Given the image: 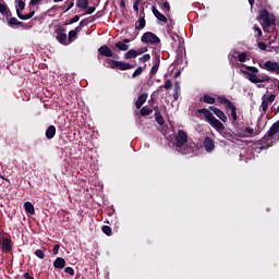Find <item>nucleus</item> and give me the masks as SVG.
I'll list each match as a JSON object with an SVG mask.
<instances>
[{
    "label": "nucleus",
    "instance_id": "obj_62",
    "mask_svg": "<svg viewBox=\"0 0 279 279\" xmlns=\"http://www.w3.org/2000/svg\"><path fill=\"white\" fill-rule=\"evenodd\" d=\"M94 16H96V19H101L102 14L100 11H98Z\"/></svg>",
    "mask_w": 279,
    "mask_h": 279
},
{
    "label": "nucleus",
    "instance_id": "obj_13",
    "mask_svg": "<svg viewBox=\"0 0 279 279\" xmlns=\"http://www.w3.org/2000/svg\"><path fill=\"white\" fill-rule=\"evenodd\" d=\"M221 136L223 138H226V141H234L236 140V137H239V135H236V133H234L232 130L228 129V130H222L220 132Z\"/></svg>",
    "mask_w": 279,
    "mask_h": 279
},
{
    "label": "nucleus",
    "instance_id": "obj_11",
    "mask_svg": "<svg viewBox=\"0 0 279 279\" xmlns=\"http://www.w3.org/2000/svg\"><path fill=\"white\" fill-rule=\"evenodd\" d=\"M209 110H211V112H214V114H216V117H218V119H220V121H222V123H228V117L226 116V113L223 111H221V109H219L215 106H210Z\"/></svg>",
    "mask_w": 279,
    "mask_h": 279
},
{
    "label": "nucleus",
    "instance_id": "obj_59",
    "mask_svg": "<svg viewBox=\"0 0 279 279\" xmlns=\"http://www.w3.org/2000/svg\"><path fill=\"white\" fill-rule=\"evenodd\" d=\"M23 278H24V279H34V277H32V275H29V272H25V274L23 275Z\"/></svg>",
    "mask_w": 279,
    "mask_h": 279
},
{
    "label": "nucleus",
    "instance_id": "obj_41",
    "mask_svg": "<svg viewBox=\"0 0 279 279\" xmlns=\"http://www.w3.org/2000/svg\"><path fill=\"white\" fill-rule=\"evenodd\" d=\"M245 69L248 73H253V74H256L258 73V68L256 66H250V65H245Z\"/></svg>",
    "mask_w": 279,
    "mask_h": 279
},
{
    "label": "nucleus",
    "instance_id": "obj_28",
    "mask_svg": "<svg viewBox=\"0 0 279 279\" xmlns=\"http://www.w3.org/2000/svg\"><path fill=\"white\" fill-rule=\"evenodd\" d=\"M53 136H56V126L49 125L46 130V138H48V141H51Z\"/></svg>",
    "mask_w": 279,
    "mask_h": 279
},
{
    "label": "nucleus",
    "instance_id": "obj_3",
    "mask_svg": "<svg viewBox=\"0 0 279 279\" xmlns=\"http://www.w3.org/2000/svg\"><path fill=\"white\" fill-rule=\"evenodd\" d=\"M276 134H279V120L275 122L268 132L260 138L262 145H270V143H274V136Z\"/></svg>",
    "mask_w": 279,
    "mask_h": 279
},
{
    "label": "nucleus",
    "instance_id": "obj_2",
    "mask_svg": "<svg viewBox=\"0 0 279 279\" xmlns=\"http://www.w3.org/2000/svg\"><path fill=\"white\" fill-rule=\"evenodd\" d=\"M197 113L205 114V120L209 123L211 128H214L216 132H219V134L220 132H223V130H226V125H223L221 121L215 118V116L213 114V112H210V110L206 108L197 109Z\"/></svg>",
    "mask_w": 279,
    "mask_h": 279
},
{
    "label": "nucleus",
    "instance_id": "obj_39",
    "mask_svg": "<svg viewBox=\"0 0 279 279\" xmlns=\"http://www.w3.org/2000/svg\"><path fill=\"white\" fill-rule=\"evenodd\" d=\"M16 10H19V12L25 10V1H23V0H17Z\"/></svg>",
    "mask_w": 279,
    "mask_h": 279
},
{
    "label": "nucleus",
    "instance_id": "obj_24",
    "mask_svg": "<svg viewBox=\"0 0 279 279\" xmlns=\"http://www.w3.org/2000/svg\"><path fill=\"white\" fill-rule=\"evenodd\" d=\"M218 100L220 101V104H226L229 110L236 108V106H234V104H232L231 100L226 98L225 96H218Z\"/></svg>",
    "mask_w": 279,
    "mask_h": 279
},
{
    "label": "nucleus",
    "instance_id": "obj_35",
    "mask_svg": "<svg viewBox=\"0 0 279 279\" xmlns=\"http://www.w3.org/2000/svg\"><path fill=\"white\" fill-rule=\"evenodd\" d=\"M101 231L107 236H112V228H110V226H102Z\"/></svg>",
    "mask_w": 279,
    "mask_h": 279
},
{
    "label": "nucleus",
    "instance_id": "obj_30",
    "mask_svg": "<svg viewBox=\"0 0 279 279\" xmlns=\"http://www.w3.org/2000/svg\"><path fill=\"white\" fill-rule=\"evenodd\" d=\"M116 49H119V51H128L130 49V45L123 43V41H117L114 44Z\"/></svg>",
    "mask_w": 279,
    "mask_h": 279
},
{
    "label": "nucleus",
    "instance_id": "obj_8",
    "mask_svg": "<svg viewBox=\"0 0 279 279\" xmlns=\"http://www.w3.org/2000/svg\"><path fill=\"white\" fill-rule=\"evenodd\" d=\"M54 34H57L58 43H60L61 45H66V28L58 26L54 29Z\"/></svg>",
    "mask_w": 279,
    "mask_h": 279
},
{
    "label": "nucleus",
    "instance_id": "obj_40",
    "mask_svg": "<svg viewBox=\"0 0 279 279\" xmlns=\"http://www.w3.org/2000/svg\"><path fill=\"white\" fill-rule=\"evenodd\" d=\"M35 256H37V258H40V260H43V258H45V252L38 248L35 251Z\"/></svg>",
    "mask_w": 279,
    "mask_h": 279
},
{
    "label": "nucleus",
    "instance_id": "obj_55",
    "mask_svg": "<svg viewBox=\"0 0 279 279\" xmlns=\"http://www.w3.org/2000/svg\"><path fill=\"white\" fill-rule=\"evenodd\" d=\"M173 93H180V82H175V83H174Z\"/></svg>",
    "mask_w": 279,
    "mask_h": 279
},
{
    "label": "nucleus",
    "instance_id": "obj_44",
    "mask_svg": "<svg viewBox=\"0 0 279 279\" xmlns=\"http://www.w3.org/2000/svg\"><path fill=\"white\" fill-rule=\"evenodd\" d=\"M163 88L166 90H171V88H173V83H171V80H167L165 85H163Z\"/></svg>",
    "mask_w": 279,
    "mask_h": 279
},
{
    "label": "nucleus",
    "instance_id": "obj_52",
    "mask_svg": "<svg viewBox=\"0 0 279 279\" xmlns=\"http://www.w3.org/2000/svg\"><path fill=\"white\" fill-rule=\"evenodd\" d=\"M147 47H142L137 49V56H143V53H147Z\"/></svg>",
    "mask_w": 279,
    "mask_h": 279
},
{
    "label": "nucleus",
    "instance_id": "obj_53",
    "mask_svg": "<svg viewBox=\"0 0 279 279\" xmlns=\"http://www.w3.org/2000/svg\"><path fill=\"white\" fill-rule=\"evenodd\" d=\"M163 10H167V12H171V5L167 0L163 1Z\"/></svg>",
    "mask_w": 279,
    "mask_h": 279
},
{
    "label": "nucleus",
    "instance_id": "obj_46",
    "mask_svg": "<svg viewBox=\"0 0 279 279\" xmlns=\"http://www.w3.org/2000/svg\"><path fill=\"white\" fill-rule=\"evenodd\" d=\"M64 272L69 274V276H75V270L73 269V267H65Z\"/></svg>",
    "mask_w": 279,
    "mask_h": 279
},
{
    "label": "nucleus",
    "instance_id": "obj_25",
    "mask_svg": "<svg viewBox=\"0 0 279 279\" xmlns=\"http://www.w3.org/2000/svg\"><path fill=\"white\" fill-rule=\"evenodd\" d=\"M155 121H157L158 125H165V118L162 117V113H160L158 107L155 108Z\"/></svg>",
    "mask_w": 279,
    "mask_h": 279
},
{
    "label": "nucleus",
    "instance_id": "obj_10",
    "mask_svg": "<svg viewBox=\"0 0 279 279\" xmlns=\"http://www.w3.org/2000/svg\"><path fill=\"white\" fill-rule=\"evenodd\" d=\"M203 145L205 147V151H208V154L215 151V140H213L210 136H206L204 138Z\"/></svg>",
    "mask_w": 279,
    "mask_h": 279
},
{
    "label": "nucleus",
    "instance_id": "obj_27",
    "mask_svg": "<svg viewBox=\"0 0 279 279\" xmlns=\"http://www.w3.org/2000/svg\"><path fill=\"white\" fill-rule=\"evenodd\" d=\"M34 14H36V11H34V10H32L29 13L24 15L17 9V16H19V19H21V21H29V19H33Z\"/></svg>",
    "mask_w": 279,
    "mask_h": 279
},
{
    "label": "nucleus",
    "instance_id": "obj_4",
    "mask_svg": "<svg viewBox=\"0 0 279 279\" xmlns=\"http://www.w3.org/2000/svg\"><path fill=\"white\" fill-rule=\"evenodd\" d=\"M105 66L107 69H118L119 71H130V69L134 68L133 64L125 63L124 61L112 60V59H107Z\"/></svg>",
    "mask_w": 279,
    "mask_h": 279
},
{
    "label": "nucleus",
    "instance_id": "obj_23",
    "mask_svg": "<svg viewBox=\"0 0 279 279\" xmlns=\"http://www.w3.org/2000/svg\"><path fill=\"white\" fill-rule=\"evenodd\" d=\"M158 69H160V54L156 56L155 58V63L150 70V75H156L158 73Z\"/></svg>",
    "mask_w": 279,
    "mask_h": 279
},
{
    "label": "nucleus",
    "instance_id": "obj_63",
    "mask_svg": "<svg viewBox=\"0 0 279 279\" xmlns=\"http://www.w3.org/2000/svg\"><path fill=\"white\" fill-rule=\"evenodd\" d=\"M270 49H271V51L278 52L279 47L272 46V47H270Z\"/></svg>",
    "mask_w": 279,
    "mask_h": 279
},
{
    "label": "nucleus",
    "instance_id": "obj_29",
    "mask_svg": "<svg viewBox=\"0 0 279 279\" xmlns=\"http://www.w3.org/2000/svg\"><path fill=\"white\" fill-rule=\"evenodd\" d=\"M138 51L134 49H130L124 54V60H132L133 58H137Z\"/></svg>",
    "mask_w": 279,
    "mask_h": 279
},
{
    "label": "nucleus",
    "instance_id": "obj_16",
    "mask_svg": "<svg viewBox=\"0 0 279 279\" xmlns=\"http://www.w3.org/2000/svg\"><path fill=\"white\" fill-rule=\"evenodd\" d=\"M140 19L137 21V24L135 25V29H145V25H146V22H145V9H142V12L140 14Z\"/></svg>",
    "mask_w": 279,
    "mask_h": 279
},
{
    "label": "nucleus",
    "instance_id": "obj_5",
    "mask_svg": "<svg viewBox=\"0 0 279 279\" xmlns=\"http://www.w3.org/2000/svg\"><path fill=\"white\" fill-rule=\"evenodd\" d=\"M141 41L145 45H154L155 47H158V45H160V37L151 32H146L142 35Z\"/></svg>",
    "mask_w": 279,
    "mask_h": 279
},
{
    "label": "nucleus",
    "instance_id": "obj_57",
    "mask_svg": "<svg viewBox=\"0 0 279 279\" xmlns=\"http://www.w3.org/2000/svg\"><path fill=\"white\" fill-rule=\"evenodd\" d=\"M43 0H31L29 5H38Z\"/></svg>",
    "mask_w": 279,
    "mask_h": 279
},
{
    "label": "nucleus",
    "instance_id": "obj_22",
    "mask_svg": "<svg viewBox=\"0 0 279 279\" xmlns=\"http://www.w3.org/2000/svg\"><path fill=\"white\" fill-rule=\"evenodd\" d=\"M154 16H156L157 20H159L161 23H167V16H165L156 7L151 8Z\"/></svg>",
    "mask_w": 279,
    "mask_h": 279
},
{
    "label": "nucleus",
    "instance_id": "obj_19",
    "mask_svg": "<svg viewBox=\"0 0 279 279\" xmlns=\"http://www.w3.org/2000/svg\"><path fill=\"white\" fill-rule=\"evenodd\" d=\"M264 66L267 69V71H272L275 73H279V64H278V62L266 61Z\"/></svg>",
    "mask_w": 279,
    "mask_h": 279
},
{
    "label": "nucleus",
    "instance_id": "obj_15",
    "mask_svg": "<svg viewBox=\"0 0 279 279\" xmlns=\"http://www.w3.org/2000/svg\"><path fill=\"white\" fill-rule=\"evenodd\" d=\"M0 14H2V16H5L7 19L12 16V11L10 10V8H8V4L3 0L2 2H0Z\"/></svg>",
    "mask_w": 279,
    "mask_h": 279
},
{
    "label": "nucleus",
    "instance_id": "obj_21",
    "mask_svg": "<svg viewBox=\"0 0 279 279\" xmlns=\"http://www.w3.org/2000/svg\"><path fill=\"white\" fill-rule=\"evenodd\" d=\"M65 266H66V260H64V258H62V257H57L53 260L54 269H64Z\"/></svg>",
    "mask_w": 279,
    "mask_h": 279
},
{
    "label": "nucleus",
    "instance_id": "obj_34",
    "mask_svg": "<svg viewBox=\"0 0 279 279\" xmlns=\"http://www.w3.org/2000/svg\"><path fill=\"white\" fill-rule=\"evenodd\" d=\"M154 112V109H149L147 107H143L140 111L141 117H149Z\"/></svg>",
    "mask_w": 279,
    "mask_h": 279
},
{
    "label": "nucleus",
    "instance_id": "obj_45",
    "mask_svg": "<svg viewBox=\"0 0 279 279\" xmlns=\"http://www.w3.org/2000/svg\"><path fill=\"white\" fill-rule=\"evenodd\" d=\"M149 60H151V56L149 53H146L140 58V62H149Z\"/></svg>",
    "mask_w": 279,
    "mask_h": 279
},
{
    "label": "nucleus",
    "instance_id": "obj_61",
    "mask_svg": "<svg viewBox=\"0 0 279 279\" xmlns=\"http://www.w3.org/2000/svg\"><path fill=\"white\" fill-rule=\"evenodd\" d=\"M120 8L125 9V0H121Z\"/></svg>",
    "mask_w": 279,
    "mask_h": 279
},
{
    "label": "nucleus",
    "instance_id": "obj_56",
    "mask_svg": "<svg viewBox=\"0 0 279 279\" xmlns=\"http://www.w3.org/2000/svg\"><path fill=\"white\" fill-rule=\"evenodd\" d=\"M95 21H97L95 15L87 17V23H95Z\"/></svg>",
    "mask_w": 279,
    "mask_h": 279
},
{
    "label": "nucleus",
    "instance_id": "obj_58",
    "mask_svg": "<svg viewBox=\"0 0 279 279\" xmlns=\"http://www.w3.org/2000/svg\"><path fill=\"white\" fill-rule=\"evenodd\" d=\"M173 99H174V101H178V99H180V92L173 93Z\"/></svg>",
    "mask_w": 279,
    "mask_h": 279
},
{
    "label": "nucleus",
    "instance_id": "obj_33",
    "mask_svg": "<svg viewBox=\"0 0 279 279\" xmlns=\"http://www.w3.org/2000/svg\"><path fill=\"white\" fill-rule=\"evenodd\" d=\"M76 8H80V10H86V8H88V0H76Z\"/></svg>",
    "mask_w": 279,
    "mask_h": 279
},
{
    "label": "nucleus",
    "instance_id": "obj_18",
    "mask_svg": "<svg viewBox=\"0 0 279 279\" xmlns=\"http://www.w3.org/2000/svg\"><path fill=\"white\" fill-rule=\"evenodd\" d=\"M1 247L3 252H12V240L9 238H3L1 242Z\"/></svg>",
    "mask_w": 279,
    "mask_h": 279
},
{
    "label": "nucleus",
    "instance_id": "obj_9",
    "mask_svg": "<svg viewBox=\"0 0 279 279\" xmlns=\"http://www.w3.org/2000/svg\"><path fill=\"white\" fill-rule=\"evenodd\" d=\"M274 101H276V95L271 94L270 96H263V101L260 106L263 112H267L269 104H274Z\"/></svg>",
    "mask_w": 279,
    "mask_h": 279
},
{
    "label": "nucleus",
    "instance_id": "obj_1",
    "mask_svg": "<svg viewBox=\"0 0 279 279\" xmlns=\"http://www.w3.org/2000/svg\"><path fill=\"white\" fill-rule=\"evenodd\" d=\"M257 21H262L260 25L266 34H274L276 32V15L267 9L259 11Z\"/></svg>",
    "mask_w": 279,
    "mask_h": 279
},
{
    "label": "nucleus",
    "instance_id": "obj_38",
    "mask_svg": "<svg viewBox=\"0 0 279 279\" xmlns=\"http://www.w3.org/2000/svg\"><path fill=\"white\" fill-rule=\"evenodd\" d=\"M80 21V15H74L69 22H65L64 25H73Z\"/></svg>",
    "mask_w": 279,
    "mask_h": 279
},
{
    "label": "nucleus",
    "instance_id": "obj_64",
    "mask_svg": "<svg viewBox=\"0 0 279 279\" xmlns=\"http://www.w3.org/2000/svg\"><path fill=\"white\" fill-rule=\"evenodd\" d=\"M122 43H124V45H128L130 43V39L125 38V39L122 40Z\"/></svg>",
    "mask_w": 279,
    "mask_h": 279
},
{
    "label": "nucleus",
    "instance_id": "obj_43",
    "mask_svg": "<svg viewBox=\"0 0 279 279\" xmlns=\"http://www.w3.org/2000/svg\"><path fill=\"white\" fill-rule=\"evenodd\" d=\"M239 62H245L247 60V52H241L238 57Z\"/></svg>",
    "mask_w": 279,
    "mask_h": 279
},
{
    "label": "nucleus",
    "instance_id": "obj_17",
    "mask_svg": "<svg viewBox=\"0 0 279 279\" xmlns=\"http://www.w3.org/2000/svg\"><path fill=\"white\" fill-rule=\"evenodd\" d=\"M147 93H143L137 97V100L135 101V108L137 110H141V108H143V104H145V101H147Z\"/></svg>",
    "mask_w": 279,
    "mask_h": 279
},
{
    "label": "nucleus",
    "instance_id": "obj_36",
    "mask_svg": "<svg viewBox=\"0 0 279 279\" xmlns=\"http://www.w3.org/2000/svg\"><path fill=\"white\" fill-rule=\"evenodd\" d=\"M254 32H256L255 38H260V36H263V29H260V27H258V25H254L253 26Z\"/></svg>",
    "mask_w": 279,
    "mask_h": 279
},
{
    "label": "nucleus",
    "instance_id": "obj_14",
    "mask_svg": "<svg viewBox=\"0 0 279 279\" xmlns=\"http://www.w3.org/2000/svg\"><path fill=\"white\" fill-rule=\"evenodd\" d=\"M98 53L100 56H104L105 58H112L113 53H112V49H110V47H108L107 45H102L98 48Z\"/></svg>",
    "mask_w": 279,
    "mask_h": 279
},
{
    "label": "nucleus",
    "instance_id": "obj_7",
    "mask_svg": "<svg viewBox=\"0 0 279 279\" xmlns=\"http://www.w3.org/2000/svg\"><path fill=\"white\" fill-rule=\"evenodd\" d=\"M186 143H189V135L183 130H179L175 135L177 149H182Z\"/></svg>",
    "mask_w": 279,
    "mask_h": 279
},
{
    "label": "nucleus",
    "instance_id": "obj_12",
    "mask_svg": "<svg viewBox=\"0 0 279 279\" xmlns=\"http://www.w3.org/2000/svg\"><path fill=\"white\" fill-rule=\"evenodd\" d=\"M7 25H9V27H12L13 29L15 27H25V23L19 21V19L13 17L12 15L7 17Z\"/></svg>",
    "mask_w": 279,
    "mask_h": 279
},
{
    "label": "nucleus",
    "instance_id": "obj_31",
    "mask_svg": "<svg viewBox=\"0 0 279 279\" xmlns=\"http://www.w3.org/2000/svg\"><path fill=\"white\" fill-rule=\"evenodd\" d=\"M24 210L28 213V215H36V210L34 209V205L29 202L24 203Z\"/></svg>",
    "mask_w": 279,
    "mask_h": 279
},
{
    "label": "nucleus",
    "instance_id": "obj_6",
    "mask_svg": "<svg viewBox=\"0 0 279 279\" xmlns=\"http://www.w3.org/2000/svg\"><path fill=\"white\" fill-rule=\"evenodd\" d=\"M243 73V75H245L247 77V80L252 83V84H263L264 82H269V76L267 75H263L260 77H258V75L252 73V72H247V71H241Z\"/></svg>",
    "mask_w": 279,
    "mask_h": 279
},
{
    "label": "nucleus",
    "instance_id": "obj_42",
    "mask_svg": "<svg viewBox=\"0 0 279 279\" xmlns=\"http://www.w3.org/2000/svg\"><path fill=\"white\" fill-rule=\"evenodd\" d=\"M143 73V66H138L132 74V77H138Z\"/></svg>",
    "mask_w": 279,
    "mask_h": 279
},
{
    "label": "nucleus",
    "instance_id": "obj_32",
    "mask_svg": "<svg viewBox=\"0 0 279 279\" xmlns=\"http://www.w3.org/2000/svg\"><path fill=\"white\" fill-rule=\"evenodd\" d=\"M201 101H204V104L213 105V104H215L216 99H215V97H211L210 95L205 94V95L201 98Z\"/></svg>",
    "mask_w": 279,
    "mask_h": 279
},
{
    "label": "nucleus",
    "instance_id": "obj_48",
    "mask_svg": "<svg viewBox=\"0 0 279 279\" xmlns=\"http://www.w3.org/2000/svg\"><path fill=\"white\" fill-rule=\"evenodd\" d=\"M231 117H232V122L235 123L236 119H239V117L236 116V107L231 109Z\"/></svg>",
    "mask_w": 279,
    "mask_h": 279
},
{
    "label": "nucleus",
    "instance_id": "obj_51",
    "mask_svg": "<svg viewBox=\"0 0 279 279\" xmlns=\"http://www.w3.org/2000/svg\"><path fill=\"white\" fill-rule=\"evenodd\" d=\"M85 10H86V11H85L86 14H93V13L95 12V10H97V8H95V7H88V5H87V8H86Z\"/></svg>",
    "mask_w": 279,
    "mask_h": 279
},
{
    "label": "nucleus",
    "instance_id": "obj_20",
    "mask_svg": "<svg viewBox=\"0 0 279 279\" xmlns=\"http://www.w3.org/2000/svg\"><path fill=\"white\" fill-rule=\"evenodd\" d=\"M254 134V129L246 126L242 133H236L238 138H250Z\"/></svg>",
    "mask_w": 279,
    "mask_h": 279
},
{
    "label": "nucleus",
    "instance_id": "obj_26",
    "mask_svg": "<svg viewBox=\"0 0 279 279\" xmlns=\"http://www.w3.org/2000/svg\"><path fill=\"white\" fill-rule=\"evenodd\" d=\"M80 32H82L81 26H76L75 29L70 31L68 35L69 41L73 43V38H77V34H80Z\"/></svg>",
    "mask_w": 279,
    "mask_h": 279
},
{
    "label": "nucleus",
    "instance_id": "obj_50",
    "mask_svg": "<svg viewBox=\"0 0 279 279\" xmlns=\"http://www.w3.org/2000/svg\"><path fill=\"white\" fill-rule=\"evenodd\" d=\"M86 25H88V19L87 17L80 22L78 27H81V32H82L83 27H86Z\"/></svg>",
    "mask_w": 279,
    "mask_h": 279
},
{
    "label": "nucleus",
    "instance_id": "obj_47",
    "mask_svg": "<svg viewBox=\"0 0 279 279\" xmlns=\"http://www.w3.org/2000/svg\"><path fill=\"white\" fill-rule=\"evenodd\" d=\"M65 5H66V8L63 11L64 13L69 12V10H71L73 8V5H75V2L65 1Z\"/></svg>",
    "mask_w": 279,
    "mask_h": 279
},
{
    "label": "nucleus",
    "instance_id": "obj_49",
    "mask_svg": "<svg viewBox=\"0 0 279 279\" xmlns=\"http://www.w3.org/2000/svg\"><path fill=\"white\" fill-rule=\"evenodd\" d=\"M257 47H258V49H260V51L267 50V44H265L263 41L257 43Z\"/></svg>",
    "mask_w": 279,
    "mask_h": 279
},
{
    "label": "nucleus",
    "instance_id": "obj_37",
    "mask_svg": "<svg viewBox=\"0 0 279 279\" xmlns=\"http://www.w3.org/2000/svg\"><path fill=\"white\" fill-rule=\"evenodd\" d=\"M142 2H143V0H134V2H133V10H134V12H136V14H138V12H140L138 5H141Z\"/></svg>",
    "mask_w": 279,
    "mask_h": 279
},
{
    "label": "nucleus",
    "instance_id": "obj_60",
    "mask_svg": "<svg viewBox=\"0 0 279 279\" xmlns=\"http://www.w3.org/2000/svg\"><path fill=\"white\" fill-rule=\"evenodd\" d=\"M277 38H278V37L275 36L274 39H270V41H269V44H268L269 47H271V46L274 45V43H276Z\"/></svg>",
    "mask_w": 279,
    "mask_h": 279
},
{
    "label": "nucleus",
    "instance_id": "obj_54",
    "mask_svg": "<svg viewBox=\"0 0 279 279\" xmlns=\"http://www.w3.org/2000/svg\"><path fill=\"white\" fill-rule=\"evenodd\" d=\"M58 252H60V244H56L52 248V254L57 256Z\"/></svg>",
    "mask_w": 279,
    "mask_h": 279
}]
</instances>
